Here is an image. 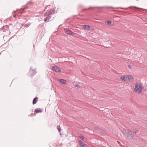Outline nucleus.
Wrapping results in <instances>:
<instances>
[{
    "label": "nucleus",
    "mask_w": 147,
    "mask_h": 147,
    "mask_svg": "<svg viewBox=\"0 0 147 147\" xmlns=\"http://www.w3.org/2000/svg\"><path fill=\"white\" fill-rule=\"evenodd\" d=\"M83 28L86 30H92L93 28L92 26H90L86 25H82Z\"/></svg>",
    "instance_id": "20e7f679"
},
{
    "label": "nucleus",
    "mask_w": 147,
    "mask_h": 147,
    "mask_svg": "<svg viewBox=\"0 0 147 147\" xmlns=\"http://www.w3.org/2000/svg\"><path fill=\"white\" fill-rule=\"evenodd\" d=\"M139 90V84L136 83L135 84V88H134V91L135 92H138Z\"/></svg>",
    "instance_id": "0eeeda50"
},
{
    "label": "nucleus",
    "mask_w": 147,
    "mask_h": 147,
    "mask_svg": "<svg viewBox=\"0 0 147 147\" xmlns=\"http://www.w3.org/2000/svg\"><path fill=\"white\" fill-rule=\"evenodd\" d=\"M37 97H35L33 99L32 103L33 104H35L36 103L38 100Z\"/></svg>",
    "instance_id": "2eb2a0df"
},
{
    "label": "nucleus",
    "mask_w": 147,
    "mask_h": 147,
    "mask_svg": "<svg viewBox=\"0 0 147 147\" xmlns=\"http://www.w3.org/2000/svg\"><path fill=\"white\" fill-rule=\"evenodd\" d=\"M66 32L67 34H69L70 35H73L74 34V33L72 32L71 30H67Z\"/></svg>",
    "instance_id": "1a4fd4ad"
},
{
    "label": "nucleus",
    "mask_w": 147,
    "mask_h": 147,
    "mask_svg": "<svg viewBox=\"0 0 147 147\" xmlns=\"http://www.w3.org/2000/svg\"><path fill=\"white\" fill-rule=\"evenodd\" d=\"M57 129L58 130V131L59 132H60L61 131V128H60V126L57 125Z\"/></svg>",
    "instance_id": "6ab92c4d"
},
{
    "label": "nucleus",
    "mask_w": 147,
    "mask_h": 147,
    "mask_svg": "<svg viewBox=\"0 0 147 147\" xmlns=\"http://www.w3.org/2000/svg\"><path fill=\"white\" fill-rule=\"evenodd\" d=\"M55 13V11L53 9L51 10L47 11L46 13L44 15V16L46 18H45L44 21L45 22H48L51 21V16L53 15Z\"/></svg>",
    "instance_id": "f257e3e1"
},
{
    "label": "nucleus",
    "mask_w": 147,
    "mask_h": 147,
    "mask_svg": "<svg viewBox=\"0 0 147 147\" xmlns=\"http://www.w3.org/2000/svg\"><path fill=\"white\" fill-rule=\"evenodd\" d=\"M78 142L80 145L81 147H86V144L83 143L82 141L81 140H79Z\"/></svg>",
    "instance_id": "9b49d317"
},
{
    "label": "nucleus",
    "mask_w": 147,
    "mask_h": 147,
    "mask_svg": "<svg viewBox=\"0 0 147 147\" xmlns=\"http://www.w3.org/2000/svg\"><path fill=\"white\" fill-rule=\"evenodd\" d=\"M31 67H30V70L28 73V75L30 76H32L36 73V71L31 69Z\"/></svg>",
    "instance_id": "7ed1b4c3"
},
{
    "label": "nucleus",
    "mask_w": 147,
    "mask_h": 147,
    "mask_svg": "<svg viewBox=\"0 0 147 147\" xmlns=\"http://www.w3.org/2000/svg\"><path fill=\"white\" fill-rule=\"evenodd\" d=\"M138 129L137 128H135L133 129V132L135 134H136L138 132Z\"/></svg>",
    "instance_id": "a211bd4d"
},
{
    "label": "nucleus",
    "mask_w": 147,
    "mask_h": 147,
    "mask_svg": "<svg viewBox=\"0 0 147 147\" xmlns=\"http://www.w3.org/2000/svg\"><path fill=\"white\" fill-rule=\"evenodd\" d=\"M134 136V135L133 134H130L129 133L128 136H127V137L129 139L131 140L133 138Z\"/></svg>",
    "instance_id": "9d476101"
},
{
    "label": "nucleus",
    "mask_w": 147,
    "mask_h": 147,
    "mask_svg": "<svg viewBox=\"0 0 147 147\" xmlns=\"http://www.w3.org/2000/svg\"><path fill=\"white\" fill-rule=\"evenodd\" d=\"M107 24L109 25H110L111 24V21H108L107 22Z\"/></svg>",
    "instance_id": "aec40b11"
},
{
    "label": "nucleus",
    "mask_w": 147,
    "mask_h": 147,
    "mask_svg": "<svg viewBox=\"0 0 147 147\" xmlns=\"http://www.w3.org/2000/svg\"><path fill=\"white\" fill-rule=\"evenodd\" d=\"M8 28V27L7 25L4 26L0 29V31L2 30L3 32L6 31Z\"/></svg>",
    "instance_id": "423d86ee"
},
{
    "label": "nucleus",
    "mask_w": 147,
    "mask_h": 147,
    "mask_svg": "<svg viewBox=\"0 0 147 147\" xmlns=\"http://www.w3.org/2000/svg\"><path fill=\"white\" fill-rule=\"evenodd\" d=\"M139 90L138 91V93H141L142 92V90L143 89V86L142 84L140 83V84H139Z\"/></svg>",
    "instance_id": "6e6552de"
},
{
    "label": "nucleus",
    "mask_w": 147,
    "mask_h": 147,
    "mask_svg": "<svg viewBox=\"0 0 147 147\" xmlns=\"http://www.w3.org/2000/svg\"><path fill=\"white\" fill-rule=\"evenodd\" d=\"M123 133L124 134L125 136H128L129 134V130L126 129H124L123 130Z\"/></svg>",
    "instance_id": "39448f33"
},
{
    "label": "nucleus",
    "mask_w": 147,
    "mask_h": 147,
    "mask_svg": "<svg viewBox=\"0 0 147 147\" xmlns=\"http://www.w3.org/2000/svg\"><path fill=\"white\" fill-rule=\"evenodd\" d=\"M75 86L77 87L78 88H80V86L78 84H76Z\"/></svg>",
    "instance_id": "412c9836"
},
{
    "label": "nucleus",
    "mask_w": 147,
    "mask_h": 147,
    "mask_svg": "<svg viewBox=\"0 0 147 147\" xmlns=\"http://www.w3.org/2000/svg\"><path fill=\"white\" fill-rule=\"evenodd\" d=\"M27 7H28V6H26V7L24 8L22 10V13L23 12V11L24 10V9Z\"/></svg>",
    "instance_id": "4be33fe9"
},
{
    "label": "nucleus",
    "mask_w": 147,
    "mask_h": 147,
    "mask_svg": "<svg viewBox=\"0 0 147 147\" xmlns=\"http://www.w3.org/2000/svg\"><path fill=\"white\" fill-rule=\"evenodd\" d=\"M129 80L131 82H132L134 80V79L132 76H127Z\"/></svg>",
    "instance_id": "4468645a"
},
{
    "label": "nucleus",
    "mask_w": 147,
    "mask_h": 147,
    "mask_svg": "<svg viewBox=\"0 0 147 147\" xmlns=\"http://www.w3.org/2000/svg\"><path fill=\"white\" fill-rule=\"evenodd\" d=\"M127 76L126 77H125V76H123V77H121V79L123 81H125L127 80Z\"/></svg>",
    "instance_id": "f3484780"
},
{
    "label": "nucleus",
    "mask_w": 147,
    "mask_h": 147,
    "mask_svg": "<svg viewBox=\"0 0 147 147\" xmlns=\"http://www.w3.org/2000/svg\"><path fill=\"white\" fill-rule=\"evenodd\" d=\"M35 111L37 113H41L42 112V110L40 108L35 109Z\"/></svg>",
    "instance_id": "ddd939ff"
},
{
    "label": "nucleus",
    "mask_w": 147,
    "mask_h": 147,
    "mask_svg": "<svg viewBox=\"0 0 147 147\" xmlns=\"http://www.w3.org/2000/svg\"><path fill=\"white\" fill-rule=\"evenodd\" d=\"M95 128H96V129H97V127H95Z\"/></svg>",
    "instance_id": "b1692460"
},
{
    "label": "nucleus",
    "mask_w": 147,
    "mask_h": 147,
    "mask_svg": "<svg viewBox=\"0 0 147 147\" xmlns=\"http://www.w3.org/2000/svg\"><path fill=\"white\" fill-rule=\"evenodd\" d=\"M52 69L57 72H61V69L57 66H54L52 67Z\"/></svg>",
    "instance_id": "f03ea898"
},
{
    "label": "nucleus",
    "mask_w": 147,
    "mask_h": 147,
    "mask_svg": "<svg viewBox=\"0 0 147 147\" xmlns=\"http://www.w3.org/2000/svg\"><path fill=\"white\" fill-rule=\"evenodd\" d=\"M79 138L81 139L82 140H83V141H85L86 140V138H85V137L83 136H78Z\"/></svg>",
    "instance_id": "dca6fc26"
},
{
    "label": "nucleus",
    "mask_w": 147,
    "mask_h": 147,
    "mask_svg": "<svg viewBox=\"0 0 147 147\" xmlns=\"http://www.w3.org/2000/svg\"><path fill=\"white\" fill-rule=\"evenodd\" d=\"M128 67L130 68H131V66L130 65H128Z\"/></svg>",
    "instance_id": "5701e85b"
},
{
    "label": "nucleus",
    "mask_w": 147,
    "mask_h": 147,
    "mask_svg": "<svg viewBox=\"0 0 147 147\" xmlns=\"http://www.w3.org/2000/svg\"><path fill=\"white\" fill-rule=\"evenodd\" d=\"M59 81L62 84H66V81L63 79H59Z\"/></svg>",
    "instance_id": "f8f14e48"
}]
</instances>
